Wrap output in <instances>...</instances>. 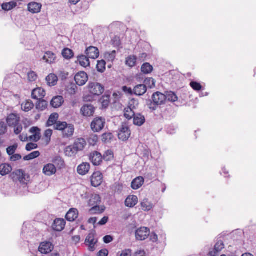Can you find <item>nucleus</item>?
<instances>
[{
    "instance_id": "obj_1",
    "label": "nucleus",
    "mask_w": 256,
    "mask_h": 256,
    "mask_svg": "<svg viewBox=\"0 0 256 256\" xmlns=\"http://www.w3.org/2000/svg\"><path fill=\"white\" fill-rule=\"evenodd\" d=\"M54 130L62 132L64 138L72 136L74 132V128L73 125L68 124L66 122L59 121L54 125Z\"/></svg>"
},
{
    "instance_id": "obj_2",
    "label": "nucleus",
    "mask_w": 256,
    "mask_h": 256,
    "mask_svg": "<svg viewBox=\"0 0 256 256\" xmlns=\"http://www.w3.org/2000/svg\"><path fill=\"white\" fill-rule=\"evenodd\" d=\"M152 102L149 105V108L152 110L156 109L157 106L162 105L166 102L164 94L160 92H154L152 96Z\"/></svg>"
},
{
    "instance_id": "obj_3",
    "label": "nucleus",
    "mask_w": 256,
    "mask_h": 256,
    "mask_svg": "<svg viewBox=\"0 0 256 256\" xmlns=\"http://www.w3.org/2000/svg\"><path fill=\"white\" fill-rule=\"evenodd\" d=\"M105 124L104 118L102 117L96 118L91 123V128L94 132H99L103 129Z\"/></svg>"
},
{
    "instance_id": "obj_4",
    "label": "nucleus",
    "mask_w": 256,
    "mask_h": 256,
    "mask_svg": "<svg viewBox=\"0 0 256 256\" xmlns=\"http://www.w3.org/2000/svg\"><path fill=\"white\" fill-rule=\"evenodd\" d=\"M88 88L90 93L96 96H100L104 92V87L98 82H90Z\"/></svg>"
},
{
    "instance_id": "obj_5",
    "label": "nucleus",
    "mask_w": 256,
    "mask_h": 256,
    "mask_svg": "<svg viewBox=\"0 0 256 256\" xmlns=\"http://www.w3.org/2000/svg\"><path fill=\"white\" fill-rule=\"evenodd\" d=\"M150 235V230L146 227H142L136 232V238L140 240H144Z\"/></svg>"
},
{
    "instance_id": "obj_6",
    "label": "nucleus",
    "mask_w": 256,
    "mask_h": 256,
    "mask_svg": "<svg viewBox=\"0 0 256 256\" xmlns=\"http://www.w3.org/2000/svg\"><path fill=\"white\" fill-rule=\"evenodd\" d=\"M74 80L78 85L82 86L88 82V76L86 72H80L76 74Z\"/></svg>"
},
{
    "instance_id": "obj_7",
    "label": "nucleus",
    "mask_w": 256,
    "mask_h": 256,
    "mask_svg": "<svg viewBox=\"0 0 256 256\" xmlns=\"http://www.w3.org/2000/svg\"><path fill=\"white\" fill-rule=\"evenodd\" d=\"M98 240L94 238V234L92 232L90 233L86 236L85 244L88 246V250L93 252L95 250V244L97 243Z\"/></svg>"
},
{
    "instance_id": "obj_8",
    "label": "nucleus",
    "mask_w": 256,
    "mask_h": 256,
    "mask_svg": "<svg viewBox=\"0 0 256 256\" xmlns=\"http://www.w3.org/2000/svg\"><path fill=\"white\" fill-rule=\"evenodd\" d=\"M54 245L50 242H42L38 248V250L42 254H47L51 252L54 249Z\"/></svg>"
},
{
    "instance_id": "obj_9",
    "label": "nucleus",
    "mask_w": 256,
    "mask_h": 256,
    "mask_svg": "<svg viewBox=\"0 0 256 256\" xmlns=\"http://www.w3.org/2000/svg\"><path fill=\"white\" fill-rule=\"evenodd\" d=\"M103 176L100 172H94L91 177V184L93 186L97 187L102 182Z\"/></svg>"
},
{
    "instance_id": "obj_10",
    "label": "nucleus",
    "mask_w": 256,
    "mask_h": 256,
    "mask_svg": "<svg viewBox=\"0 0 256 256\" xmlns=\"http://www.w3.org/2000/svg\"><path fill=\"white\" fill-rule=\"evenodd\" d=\"M66 226V221L63 218H56L52 224L53 230L57 232L62 231Z\"/></svg>"
},
{
    "instance_id": "obj_11",
    "label": "nucleus",
    "mask_w": 256,
    "mask_h": 256,
    "mask_svg": "<svg viewBox=\"0 0 256 256\" xmlns=\"http://www.w3.org/2000/svg\"><path fill=\"white\" fill-rule=\"evenodd\" d=\"M85 54L90 58L96 59L100 55V52L97 48L90 46L86 49Z\"/></svg>"
},
{
    "instance_id": "obj_12",
    "label": "nucleus",
    "mask_w": 256,
    "mask_h": 256,
    "mask_svg": "<svg viewBox=\"0 0 256 256\" xmlns=\"http://www.w3.org/2000/svg\"><path fill=\"white\" fill-rule=\"evenodd\" d=\"M90 160L94 166H98L102 160V154L98 152L94 151L92 152L89 156Z\"/></svg>"
},
{
    "instance_id": "obj_13",
    "label": "nucleus",
    "mask_w": 256,
    "mask_h": 256,
    "mask_svg": "<svg viewBox=\"0 0 256 256\" xmlns=\"http://www.w3.org/2000/svg\"><path fill=\"white\" fill-rule=\"evenodd\" d=\"M130 136V132L126 126L122 125L120 128L118 136L120 140L123 141L126 140Z\"/></svg>"
},
{
    "instance_id": "obj_14",
    "label": "nucleus",
    "mask_w": 256,
    "mask_h": 256,
    "mask_svg": "<svg viewBox=\"0 0 256 256\" xmlns=\"http://www.w3.org/2000/svg\"><path fill=\"white\" fill-rule=\"evenodd\" d=\"M95 108L92 104H84L80 109V112L84 116H91L94 113Z\"/></svg>"
},
{
    "instance_id": "obj_15",
    "label": "nucleus",
    "mask_w": 256,
    "mask_h": 256,
    "mask_svg": "<svg viewBox=\"0 0 256 256\" xmlns=\"http://www.w3.org/2000/svg\"><path fill=\"white\" fill-rule=\"evenodd\" d=\"M42 172L46 176H52L56 172V168L52 164H48L44 166Z\"/></svg>"
},
{
    "instance_id": "obj_16",
    "label": "nucleus",
    "mask_w": 256,
    "mask_h": 256,
    "mask_svg": "<svg viewBox=\"0 0 256 256\" xmlns=\"http://www.w3.org/2000/svg\"><path fill=\"white\" fill-rule=\"evenodd\" d=\"M20 118L16 114H9L6 118V122L10 127L20 122Z\"/></svg>"
},
{
    "instance_id": "obj_17",
    "label": "nucleus",
    "mask_w": 256,
    "mask_h": 256,
    "mask_svg": "<svg viewBox=\"0 0 256 256\" xmlns=\"http://www.w3.org/2000/svg\"><path fill=\"white\" fill-rule=\"evenodd\" d=\"M45 96L46 92L41 88H38L34 89L32 92V98L36 100H42Z\"/></svg>"
},
{
    "instance_id": "obj_18",
    "label": "nucleus",
    "mask_w": 256,
    "mask_h": 256,
    "mask_svg": "<svg viewBox=\"0 0 256 256\" xmlns=\"http://www.w3.org/2000/svg\"><path fill=\"white\" fill-rule=\"evenodd\" d=\"M16 178L22 184H26L28 182V176L22 170H18L14 172Z\"/></svg>"
},
{
    "instance_id": "obj_19",
    "label": "nucleus",
    "mask_w": 256,
    "mask_h": 256,
    "mask_svg": "<svg viewBox=\"0 0 256 256\" xmlns=\"http://www.w3.org/2000/svg\"><path fill=\"white\" fill-rule=\"evenodd\" d=\"M30 132L32 134L29 138L30 140L37 142L40 138V130L38 127H32L30 130Z\"/></svg>"
},
{
    "instance_id": "obj_20",
    "label": "nucleus",
    "mask_w": 256,
    "mask_h": 256,
    "mask_svg": "<svg viewBox=\"0 0 256 256\" xmlns=\"http://www.w3.org/2000/svg\"><path fill=\"white\" fill-rule=\"evenodd\" d=\"M138 202V198L136 196L130 195L127 197L125 200V205L127 207L133 208Z\"/></svg>"
},
{
    "instance_id": "obj_21",
    "label": "nucleus",
    "mask_w": 256,
    "mask_h": 256,
    "mask_svg": "<svg viewBox=\"0 0 256 256\" xmlns=\"http://www.w3.org/2000/svg\"><path fill=\"white\" fill-rule=\"evenodd\" d=\"M78 212L76 208H70L67 212L66 218V220L70 222H74L78 218Z\"/></svg>"
},
{
    "instance_id": "obj_22",
    "label": "nucleus",
    "mask_w": 256,
    "mask_h": 256,
    "mask_svg": "<svg viewBox=\"0 0 256 256\" xmlns=\"http://www.w3.org/2000/svg\"><path fill=\"white\" fill-rule=\"evenodd\" d=\"M41 8V4L38 2H32L28 4V10L32 14L38 13L40 11Z\"/></svg>"
},
{
    "instance_id": "obj_23",
    "label": "nucleus",
    "mask_w": 256,
    "mask_h": 256,
    "mask_svg": "<svg viewBox=\"0 0 256 256\" xmlns=\"http://www.w3.org/2000/svg\"><path fill=\"white\" fill-rule=\"evenodd\" d=\"M147 88L146 85L140 84L136 86L134 88V94L136 96H142L146 92Z\"/></svg>"
},
{
    "instance_id": "obj_24",
    "label": "nucleus",
    "mask_w": 256,
    "mask_h": 256,
    "mask_svg": "<svg viewBox=\"0 0 256 256\" xmlns=\"http://www.w3.org/2000/svg\"><path fill=\"white\" fill-rule=\"evenodd\" d=\"M224 248V244L222 241H218L214 246L213 251L210 252L209 254L210 256H218V253Z\"/></svg>"
},
{
    "instance_id": "obj_25",
    "label": "nucleus",
    "mask_w": 256,
    "mask_h": 256,
    "mask_svg": "<svg viewBox=\"0 0 256 256\" xmlns=\"http://www.w3.org/2000/svg\"><path fill=\"white\" fill-rule=\"evenodd\" d=\"M90 168V164L87 162H84L78 166L77 171L80 174L85 175L88 172Z\"/></svg>"
},
{
    "instance_id": "obj_26",
    "label": "nucleus",
    "mask_w": 256,
    "mask_h": 256,
    "mask_svg": "<svg viewBox=\"0 0 256 256\" xmlns=\"http://www.w3.org/2000/svg\"><path fill=\"white\" fill-rule=\"evenodd\" d=\"M56 54L50 51L45 53L43 59L48 64H53L56 62Z\"/></svg>"
},
{
    "instance_id": "obj_27",
    "label": "nucleus",
    "mask_w": 256,
    "mask_h": 256,
    "mask_svg": "<svg viewBox=\"0 0 256 256\" xmlns=\"http://www.w3.org/2000/svg\"><path fill=\"white\" fill-rule=\"evenodd\" d=\"M78 61L80 65L84 68L90 66V62L89 58L86 55H80L78 56Z\"/></svg>"
},
{
    "instance_id": "obj_28",
    "label": "nucleus",
    "mask_w": 256,
    "mask_h": 256,
    "mask_svg": "<svg viewBox=\"0 0 256 256\" xmlns=\"http://www.w3.org/2000/svg\"><path fill=\"white\" fill-rule=\"evenodd\" d=\"M64 102V98L62 96H56L51 100L50 104L53 108H58L62 105Z\"/></svg>"
},
{
    "instance_id": "obj_29",
    "label": "nucleus",
    "mask_w": 256,
    "mask_h": 256,
    "mask_svg": "<svg viewBox=\"0 0 256 256\" xmlns=\"http://www.w3.org/2000/svg\"><path fill=\"white\" fill-rule=\"evenodd\" d=\"M144 179L142 176H139L136 178L132 180L131 184V186L134 190H138L144 184Z\"/></svg>"
},
{
    "instance_id": "obj_30",
    "label": "nucleus",
    "mask_w": 256,
    "mask_h": 256,
    "mask_svg": "<svg viewBox=\"0 0 256 256\" xmlns=\"http://www.w3.org/2000/svg\"><path fill=\"white\" fill-rule=\"evenodd\" d=\"M86 144V140L84 138H78L74 144V146L78 151L83 150Z\"/></svg>"
},
{
    "instance_id": "obj_31",
    "label": "nucleus",
    "mask_w": 256,
    "mask_h": 256,
    "mask_svg": "<svg viewBox=\"0 0 256 256\" xmlns=\"http://www.w3.org/2000/svg\"><path fill=\"white\" fill-rule=\"evenodd\" d=\"M145 121L144 116L140 113L136 114L134 118V124L136 126H142Z\"/></svg>"
},
{
    "instance_id": "obj_32",
    "label": "nucleus",
    "mask_w": 256,
    "mask_h": 256,
    "mask_svg": "<svg viewBox=\"0 0 256 256\" xmlns=\"http://www.w3.org/2000/svg\"><path fill=\"white\" fill-rule=\"evenodd\" d=\"M101 202V198L100 196L98 194H92L89 200L88 204L90 206H92L94 205H98Z\"/></svg>"
},
{
    "instance_id": "obj_33",
    "label": "nucleus",
    "mask_w": 256,
    "mask_h": 256,
    "mask_svg": "<svg viewBox=\"0 0 256 256\" xmlns=\"http://www.w3.org/2000/svg\"><path fill=\"white\" fill-rule=\"evenodd\" d=\"M46 80L49 86H54L57 84L58 77L54 74H50L46 78Z\"/></svg>"
},
{
    "instance_id": "obj_34",
    "label": "nucleus",
    "mask_w": 256,
    "mask_h": 256,
    "mask_svg": "<svg viewBox=\"0 0 256 256\" xmlns=\"http://www.w3.org/2000/svg\"><path fill=\"white\" fill-rule=\"evenodd\" d=\"M12 170V166L6 164H4L0 165V174L4 176L10 173Z\"/></svg>"
},
{
    "instance_id": "obj_35",
    "label": "nucleus",
    "mask_w": 256,
    "mask_h": 256,
    "mask_svg": "<svg viewBox=\"0 0 256 256\" xmlns=\"http://www.w3.org/2000/svg\"><path fill=\"white\" fill-rule=\"evenodd\" d=\"M140 205L144 211H149L153 208V204L147 198L144 199L141 202Z\"/></svg>"
},
{
    "instance_id": "obj_36",
    "label": "nucleus",
    "mask_w": 256,
    "mask_h": 256,
    "mask_svg": "<svg viewBox=\"0 0 256 256\" xmlns=\"http://www.w3.org/2000/svg\"><path fill=\"white\" fill-rule=\"evenodd\" d=\"M52 162L55 166H56L60 169H62L64 166V162L60 156H56L54 158Z\"/></svg>"
},
{
    "instance_id": "obj_37",
    "label": "nucleus",
    "mask_w": 256,
    "mask_h": 256,
    "mask_svg": "<svg viewBox=\"0 0 256 256\" xmlns=\"http://www.w3.org/2000/svg\"><path fill=\"white\" fill-rule=\"evenodd\" d=\"M58 115L56 113H54L52 114L48 120L47 121L46 124L48 126H54L55 124L58 121H57L58 119Z\"/></svg>"
},
{
    "instance_id": "obj_38",
    "label": "nucleus",
    "mask_w": 256,
    "mask_h": 256,
    "mask_svg": "<svg viewBox=\"0 0 256 256\" xmlns=\"http://www.w3.org/2000/svg\"><path fill=\"white\" fill-rule=\"evenodd\" d=\"M166 101L175 102L178 100V96L172 92H166L164 94Z\"/></svg>"
},
{
    "instance_id": "obj_39",
    "label": "nucleus",
    "mask_w": 256,
    "mask_h": 256,
    "mask_svg": "<svg viewBox=\"0 0 256 256\" xmlns=\"http://www.w3.org/2000/svg\"><path fill=\"white\" fill-rule=\"evenodd\" d=\"M21 106L22 109L24 111L27 112L30 110L34 108V104L31 100H26L22 104Z\"/></svg>"
},
{
    "instance_id": "obj_40",
    "label": "nucleus",
    "mask_w": 256,
    "mask_h": 256,
    "mask_svg": "<svg viewBox=\"0 0 256 256\" xmlns=\"http://www.w3.org/2000/svg\"><path fill=\"white\" fill-rule=\"evenodd\" d=\"M136 114L134 112V110L129 108L128 107L124 109V116L126 118L130 120L132 118H134Z\"/></svg>"
},
{
    "instance_id": "obj_41",
    "label": "nucleus",
    "mask_w": 256,
    "mask_h": 256,
    "mask_svg": "<svg viewBox=\"0 0 256 256\" xmlns=\"http://www.w3.org/2000/svg\"><path fill=\"white\" fill-rule=\"evenodd\" d=\"M16 3L14 2L4 3L2 5V9L6 11H8L12 10L16 6Z\"/></svg>"
},
{
    "instance_id": "obj_42",
    "label": "nucleus",
    "mask_w": 256,
    "mask_h": 256,
    "mask_svg": "<svg viewBox=\"0 0 256 256\" xmlns=\"http://www.w3.org/2000/svg\"><path fill=\"white\" fill-rule=\"evenodd\" d=\"M78 151L74 146V145L67 146L65 150V154L68 156H72L76 154Z\"/></svg>"
},
{
    "instance_id": "obj_43",
    "label": "nucleus",
    "mask_w": 256,
    "mask_h": 256,
    "mask_svg": "<svg viewBox=\"0 0 256 256\" xmlns=\"http://www.w3.org/2000/svg\"><path fill=\"white\" fill-rule=\"evenodd\" d=\"M48 106V102L44 100H39L36 104V108L39 110L43 111Z\"/></svg>"
},
{
    "instance_id": "obj_44",
    "label": "nucleus",
    "mask_w": 256,
    "mask_h": 256,
    "mask_svg": "<svg viewBox=\"0 0 256 256\" xmlns=\"http://www.w3.org/2000/svg\"><path fill=\"white\" fill-rule=\"evenodd\" d=\"M62 55L66 59H70L74 56L72 50L68 48H65L62 51Z\"/></svg>"
},
{
    "instance_id": "obj_45",
    "label": "nucleus",
    "mask_w": 256,
    "mask_h": 256,
    "mask_svg": "<svg viewBox=\"0 0 256 256\" xmlns=\"http://www.w3.org/2000/svg\"><path fill=\"white\" fill-rule=\"evenodd\" d=\"M136 57L134 56H130L126 60V64L130 67H133L136 65Z\"/></svg>"
},
{
    "instance_id": "obj_46",
    "label": "nucleus",
    "mask_w": 256,
    "mask_h": 256,
    "mask_svg": "<svg viewBox=\"0 0 256 256\" xmlns=\"http://www.w3.org/2000/svg\"><path fill=\"white\" fill-rule=\"evenodd\" d=\"M152 70V66L148 63H145L143 64L141 68L142 72L146 74L150 73Z\"/></svg>"
},
{
    "instance_id": "obj_47",
    "label": "nucleus",
    "mask_w": 256,
    "mask_h": 256,
    "mask_svg": "<svg viewBox=\"0 0 256 256\" xmlns=\"http://www.w3.org/2000/svg\"><path fill=\"white\" fill-rule=\"evenodd\" d=\"M92 207L90 209V212L91 214H101L104 209L102 207H100L98 204L92 206Z\"/></svg>"
},
{
    "instance_id": "obj_48",
    "label": "nucleus",
    "mask_w": 256,
    "mask_h": 256,
    "mask_svg": "<svg viewBox=\"0 0 256 256\" xmlns=\"http://www.w3.org/2000/svg\"><path fill=\"white\" fill-rule=\"evenodd\" d=\"M102 156V159L106 161H110L114 158V154L111 150L106 151Z\"/></svg>"
},
{
    "instance_id": "obj_49",
    "label": "nucleus",
    "mask_w": 256,
    "mask_h": 256,
    "mask_svg": "<svg viewBox=\"0 0 256 256\" xmlns=\"http://www.w3.org/2000/svg\"><path fill=\"white\" fill-rule=\"evenodd\" d=\"M40 154L38 151H34L24 158V160H28L38 158Z\"/></svg>"
},
{
    "instance_id": "obj_50",
    "label": "nucleus",
    "mask_w": 256,
    "mask_h": 256,
    "mask_svg": "<svg viewBox=\"0 0 256 256\" xmlns=\"http://www.w3.org/2000/svg\"><path fill=\"white\" fill-rule=\"evenodd\" d=\"M138 100L132 98L129 101L128 107L129 108L134 110L138 108Z\"/></svg>"
},
{
    "instance_id": "obj_51",
    "label": "nucleus",
    "mask_w": 256,
    "mask_h": 256,
    "mask_svg": "<svg viewBox=\"0 0 256 256\" xmlns=\"http://www.w3.org/2000/svg\"><path fill=\"white\" fill-rule=\"evenodd\" d=\"M106 63L104 60L98 61L96 65L98 71L103 72L106 70Z\"/></svg>"
},
{
    "instance_id": "obj_52",
    "label": "nucleus",
    "mask_w": 256,
    "mask_h": 256,
    "mask_svg": "<svg viewBox=\"0 0 256 256\" xmlns=\"http://www.w3.org/2000/svg\"><path fill=\"white\" fill-rule=\"evenodd\" d=\"M144 84L146 85V87L152 88L155 86V82L152 78H147L144 81Z\"/></svg>"
},
{
    "instance_id": "obj_53",
    "label": "nucleus",
    "mask_w": 256,
    "mask_h": 256,
    "mask_svg": "<svg viewBox=\"0 0 256 256\" xmlns=\"http://www.w3.org/2000/svg\"><path fill=\"white\" fill-rule=\"evenodd\" d=\"M12 127L14 128V133L16 135L20 134L23 130V126L20 122Z\"/></svg>"
},
{
    "instance_id": "obj_54",
    "label": "nucleus",
    "mask_w": 256,
    "mask_h": 256,
    "mask_svg": "<svg viewBox=\"0 0 256 256\" xmlns=\"http://www.w3.org/2000/svg\"><path fill=\"white\" fill-rule=\"evenodd\" d=\"M112 138V134L111 133H106L102 135V140L105 143L110 142Z\"/></svg>"
},
{
    "instance_id": "obj_55",
    "label": "nucleus",
    "mask_w": 256,
    "mask_h": 256,
    "mask_svg": "<svg viewBox=\"0 0 256 256\" xmlns=\"http://www.w3.org/2000/svg\"><path fill=\"white\" fill-rule=\"evenodd\" d=\"M18 148V145L16 144H14L12 146H8L6 148V152L8 154L9 156H12Z\"/></svg>"
},
{
    "instance_id": "obj_56",
    "label": "nucleus",
    "mask_w": 256,
    "mask_h": 256,
    "mask_svg": "<svg viewBox=\"0 0 256 256\" xmlns=\"http://www.w3.org/2000/svg\"><path fill=\"white\" fill-rule=\"evenodd\" d=\"M190 86L196 91H200L202 88L201 84L196 82H192L190 83Z\"/></svg>"
},
{
    "instance_id": "obj_57",
    "label": "nucleus",
    "mask_w": 256,
    "mask_h": 256,
    "mask_svg": "<svg viewBox=\"0 0 256 256\" xmlns=\"http://www.w3.org/2000/svg\"><path fill=\"white\" fill-rule=\"evenodd\" d=\"M132 250L130 249L124 250L118 254V256H132Z\"/></svg>"
},
{
    "instance_id": "obj_58",
    "label": "nucleus",
    "mask_w": 256,
    "mask_h": 256,
    "mask_svg": "<svg viewBox=\"0 0 256 256\" xmlns=\"http://www.w3.org/2000/svg\"><path fill=\"white\" fill-rule=\"evenodd\" d=\"M101 102L104 107L106 108L109 104V96H104L101 98Z\"/></svg>"
},
{
    "instance_id": "obj_59",
    "label": "nucleus",
    "mask_w": 256,
    "mask_h": 256,
    "mask_svg": "<svg viewBox=\"0 0 256 256\" xmlns=\"http://www.w3.org/2000/svg\"><path fill=\"white\" fill-rule=\"evenodd\" d=\"M7 130V126L4 122H0V136L4 134Z\"/></svg>"
},
{
    "instance_id": "obj_60",
    "label": "nucleus",
    "mask_w": 256,
    "mask_h": 256,
    "mask_svg": "<svg viewBox=\"0 0 256 256\" xmlns=\"http://www.w3.org/2000/svg\"><path fill=\"white\" fill-rule=\"evenodd\" d=\"M105 56L109 61L112 62L116 58V51L114 50L111 53H106Z\"/></svg>"
},
{
    "instance_id": "obj_61",
    "label": "nucleus",
    "mask_w": 256,
    "mask_h": 256,
    "mask_svg": "<svg viewBox=\"0 0 256 256\" xmlns=\"http://www.w3.org/2000/svg\"><path fill=\"white\" fill-rule=\"evenodd\" d=\"M28 80L30 82H34L37 79V75L34 72H31L28 74Z\"/></svg>"
},
{
    "instance_id": "obj_62",
    "label": "nucleus",
    "mask_w": 256,
    "mask_h": 256,
    "mask_svg": "<svg viewBox=\"0 0 256 256\" xmlns=\"http://www.w3.org/2000/svg\"><path fill=\"white\" fill-rule=\"evenodd\" d=\"M38 147V145L34 143H28L26 144V149L28 151H30L32 150L36 149Z\"/></svg>"
},
{
    "instance_id": "obj_63",
    "label": "nucleus",
    "mask_w": 256,
    "mask_h": 256,
    "mask_svg": "<svg viewBox=\"0 0 256 256\" xmlns=\"http://www.w3.org/2000/svg\"><path fill=\"white\" fill-rule=\"evenodd\" d=\"M103 240L104 243L109 244L113 240V238L111 236L108 235L104 237Z\"/></svg>"
},
{
    "instance_id": "obj_64",
    "label": "nucleus",
    "mask_w": 256,
    "mask_h": 256,
    "mask_svg": "<svg viewBox=\"0 0 256 256\" xmlns=\"http://www.w3.org/2000/svg\"><path fill=\"white\" fill-rule=\"evenodd\" d=\"M108 251L106 249H102L100 250L98 254V256H108Z\"/></svg>"
}]
</instances>
